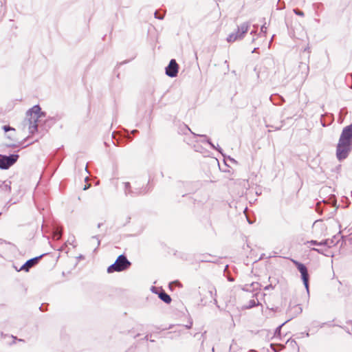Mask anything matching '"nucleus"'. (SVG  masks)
<instances>
[{
    "label": "nucleus",
    "mask_w": 352,
    "mask_h": 352,
    "mask_svg": "<svg viewBox=\"0 0 352 352\" xmlns=\"http://www.w3.org/2000/svg\"><path fill=\"white\" fill-rule=\"evenodd\" d=\"M44 116L38 104L34 105L26 112V118L23 121V125H28V130L30 134H34L38 130L37 122L38 119Z\"/></svg>",
    "instance_id": "1"
},
{
    "label": "nucleus",
    "mask_w": 352,
    "mask_h": 352,
    "mask_svg": "<svg viewBox=\"0 0 352 352\" xmlns=\"http://www.w3.org/2000/svg\"><path fill=\"white\" fill-rule=\"evenodd\" d=\"M131 265V263L128 260L124 254H120L118 256L116 261L109 265L107 268V272L111 274L113 272H120L128 270Z\"/></svg>",
    "instance_id": "2"
},
{
    "label": "nucleus",
    "mask_w": 352,
    "mask_h": 352,
    "mask_svg": "<svg viewBox=\"0 0 352 352\" xmlns=\"http://www.w3.org/2000/svg\"><path fill=\"white\" fill-rule=\"evenodd\" d=\"M352 150V144L340 140L336 146V157L339 161L345 160Z\"/></svg>",
    "instance_id": "3"
},
{
    "label": "nucleus",
    "mask_w": 352,
    "mask_h": 352,
    "mask_svg": "<svg viewBox=\"0 0 352 352\" xmlns=\"http://www.w3.org/2000/svg\"><path fill=\"white\" fill-rule=\"evenodd\" d=\"M19 155L18 154H11L10 155H0V169L8 170L13 166L18 160Z\"/></svg>",
    "instance_id": "4"
},
{
    "label": "nucleus",
    "mask_w": 352,
    "mask_h": 352,
    "mask_svg": "<svg viewBox=\"0 0 352 352\" xmlns=\"http://www.w3.org/2000/svg\"><path fill=\"white\" fill-rule=\"evenodd\" d=\"M250 25V22L247 21L237 26L238 31L240 32V36H238L236 34H229L228 36L227 37V41L229 43H232L237 40L242 39L245 36V34L248 31Z\"/></svg>",
    "instance_id": "5"
},
{
    "label": "nucleus",
    "mask_w": 352,
    "mask_h": 352,
    "mask_svg": "<svg viewBox=\"0 0 352 352\" xmlns=\"http://www.w3.org/2000/svg\"><path fill=\"white\" fill-rule=\"evenodd\" d=\"M296 268L300 273L301 278L305 285V287L307 289V293L309 294V275L308 273V270L306 265L298 261H294Z\"/></svg>",
    "instance_id": "6"
},
{
    "label": "nucleus",
    "mask_w": 352,
    "mask_h": 352,
    "mask_svg": "<svg viewBox=\"0 0 352 352\" xmlns=\"http://www.w3.org/2000/svg\"><path fill=\"white\" fill-rule=\"evenodd\" d=\"M123 190L126 196H130L132 197L143 195L146 193L145 188H132L131 185L129 182H122Z\"/></svg>",
    "instance_id": "7"
},
{
    "label": "nucleus",
    "mask_w": 352,
    "mask_h": 352,
    "mask_svg": "<svg viewBox=\"0 0 352 352\" xmlns=\"http://www.w3.org/2000/svg\"><path fill=\"white\" fill-rule=\"evenodd\" d=\"M45 254H43L40 256H36V257H34L32 258H30L29 260H28L20 268V271H24V272H29L30 270L34 266H35L36 265H37L38 263V262L40 261V260L41 259V258L45 256Z\"/></svg>",
    "instance_id": "8"
},
{
    "label": "nucleus",
    "mask_w": 352,
    "mask_h": 352,
    "mask_svg": "<svg viewBox=\"0 0 352 352\" xmlns=\"http://www.w3.org/2000/svg\"><path fill=\"white\" fill-rule=\"evenodd\" d=\"M339 140L352 144V124L343 128Z\"/></svg>",
    "instance_id": "9"
},
{
    "label": "nucleus",
    "mask_w": 352,
    "mask_h": 352,
    "mask_svg": "<svg viewBox=\"0 0 352 352\" xmlns=\"http://www.w3.org/2000/svg\"><path fill=\"white\" fill-rule=\"evenodd\" d=\"M5 137L6 139L12 142L8 145V146L10 148H16L17 146L23 145L25 141V139H24L21 142H18L15 138V133H13L12 132L6 133Z\"/></svg>",
    "instance_id": "10"
},
{
    "label": "nucleus",
    "mask_w": 352,
    "mask_h": 352,
    "mask_svg": "<svg viewBox=\"0 0 352 352\" xmlns=\"http://www.w3.org/2000/svg\"><path fill=\"white\" fill-rule=\"evenodd\" d=\"M151 291L153 293L157 294L159 298L161 300H162L163 302H164L165 303L169 304L171 302V300H172L171 297L167 293H166L163 289H161V291L158 293L157 292V288L155 287H152Z\"/></svg>",
    "instance_id": "11"
},
{
    "label": "nucleus",
    "mask_w": 352,
    "mask_h": 352,
    "mask_svg": "<svg viewBox=\"0 0 352 352\" xmlns=\"http://www.w3.org/2000/svg\"><path fill=\"white\" fill-rule=\"evenodd\" d=\"M12 182L10 180L1 181L0 180V190L1 192L10 194L11 192Z\"/></svg>",
    "instance_id": "12"
},
{
    "label": "nucleus",
    "mask_w": 352,
    "mask_h": 352,
    "mask_svg": "<svg viewBox=\"0 0 352 352\" xmlns=\"http://www.w3.org/2000/svg\"><path fill=\"white\" fill-rule=\"evenodd\" d=\"M179 72V67H165V74L171 78L177 76Z\"/></svg>",
    "instance_id": "13"
},
{
    "label": "nucleus",
    "mask_w": 352,
    "mask_h": 352,
    "mask_svg": "<svg viewBox=\"0 0 352 352\" xmlns=\"http://www.w3.org/2000/svg\"><path fill=\"white\" fill-rule=\"evenodd\" d=\"M195 135H197L196 134L193 133ZM200 137H204L205 138H206V142L210 145V146L213 148V149H215L217 151H218L219 153H222V148L221 147H219V146H216L210 140V139L209 138H207V136L206 135H198Z\"/></svg>",
    "instance_id": "14"
},
{
    "label": "nucleus",
    "mask_w": 352,
    "mask_h": 352,
    "mask_svg": "<svg viewBox=\"0 0 352 352\" xmlns=\"http://www.w3.org/2000/svg\"><path fill=\"white\" fill-rule=\"evenodd\" d=\"M258 305H259V302L258 300L252 299V300H250L248 301V302L247 303V305H245L244 306V308L248 309L253 308L256 306H258Z\"/></svg>",
    "instance_id": "15"
},
{
    "label": "nucleus",
    "mask_w": 352,
    "mask_h": 352,
    "mask_svg": "<svg viewBox=\"0 0 352 352\" xmlns=\"http://www.w3.org/2000/svg\"><path fill=\"white\" fill-rule=\"evenodd\" d=\"M270 348L274 351V352H279L280 350H282L284 348V346L282 344H270Z\"/></svg>",
    "instance_id": "16"
},
{
    "label": "nucleus",
    "mask_w": 352,
    "mask_h": 352,
    "mask_svg": "<svg viewBox=\"0 0 352 352\" xmlns=\"http://www.w3.org/2000/svg\"><path fill=\"white\" fill-rule=\"evenodd\" d=\"M2 129L5 132V133L12 132L13 133H16V130L14 128L10 126V125H3Z\"/></svg>",
    "instance_id": "17"
},
{
    "label": "nucleus",
    "mask_w": 352,
    "mask_h": 352,
    "mask_svg": "<svg viewBox=\"0 0 352 352\" xmlns=\"http://www.w3.org/2000/svg\"><path fill=\"white\" fill-rule=\"evenodd\" d=\"M333 243V241L329 239L322 240L320 242V246H328L330 247V244Z\"/></svg>",
    "instance_id": "18"
},
{
    "label": "nucleus",
    "mask_w": 352,
    "mask_h": 352,
    "mask_svg": "<svg viewBox=\"0 0 352 352\" xmlns=\"http://www.w3.org/2000/svg\"><path fill=\"white\" fill-rule=\"evenodd\" d=\"M62 230L59 228H57L54 230V234L56 236L57 239H60L62 235Z\"/></svg>",
    "instance_id": "19"
},
{
    "label": "nucleus",
    "mask_w": 352,
    "mask_h": 352,
    "mask_svg": "<svg viewBox=\"0 0 352 352\" xmlns=\"http://www.w3.org/2000/svg\"><path fill=\"white\" fill-rule=\"evenodd\" d=\"M326 323H322V324H319V322L318 321H314L312 323H311V325L313 327H320V328H322L324 327V325Z\"/></svg>",
    "instance_id": "20"
},
{
    "label": "nucleus",
    "mask_w": 352,
    "mask_h": 352,
    "mask_svg": "<svg viewBox=\"0 0 352 352\" xmlns=\"http://www.w3.org/2000/svg\"><path fill=\"white\" fill-rule=\"evenodd\" d=\"M289 320H287L286 322H283V324H281L280 325H279L275 330V335H279L280 333V330H281V328L287 322H288Z\"/></svg>",
    "instance_id": "21"
},
{
    "label": "nucleus",
    "mask_w": 352,
    "mask_h": 352,
    "mask_svg": "<svg viewBox=\"0 0 352 352\" xmlns=\"http://www.w3.org/2000/svg\"><path fill=\"white\" fill-rule=\"evenodd\" d=\"M154 16L155 19L162 20L164 18V14H160L157 11L154 12Z\"/></svg>",
    "instance_id": "22"
},
{
    "label": "nucleus",
    "mask_w": 352,
    "mask_h": 352,
    "mask_svg": "<svg viewBox=\"0 0 352 352\" xmlns=\"http://www.w3.org/2000/svg\"><path fill=\"white\" fill-rule=\"evenodd\" d=\"M96 240V248H98L100 245V239H99L98 236H94L91 237V240Z\"/></svg>",
    "instance_id": "23"
},
{
    "label": "nucleus",
    "mask_w": 352,
    "mask_h": 352,
    "mask_svg": "<svg viewBox=\"0 0 352 352\" xmlns=\"http://www.w3.org/2000/svg\"><path fill=\"white\" fill-rule=\"evenodd\" d=\"M294 12L296 14V15H298V16H304V12L299 10V9H294Z\"/></svg>",
    "instance_id": "24"
},
{
    "label": "nucleus",
    "mask_w": 352,
    "mask_h": 352,
    "mask_svg": "<svg viewBox=\"0 0 352 352\" xmlns=\"http://www.w3.org/2000/svg\"><path fill=\"white\" fill-rule=\"evenodd\" d=\"M311 250H312V251L317 252H318V253H319V254H321L325 255V254H324V250H322V249L316 248H311Z\"/></svg>",
    "instance_id": "25"
},
{
    "label": "nucleus",
    "mask_w": 352,
    "mask_h": 352,
    "mask_svg": "<svg viewBox=\"0 0 352 352\" xmlns=\"http://www.w3.org/2000/svg\"><path fill=\"white\" fill-rule=\"evenodd\" d=\"M307 244L320 246V242L316 240H311L307 242Z\"/></svg>",
    "instance_id": "26"
},
{
    "label": "nucleus",
    "mask_w": 352,
    "mask_h": 352,
    "mask_svg": "<svg viewBox=\"0 0 352 352\" xmlns=\"http://www.w3.org/2000/svg\"><path fill=\"white\" fill-rule=\"evenodd\" d=\"M167 66H179L175 59H171Z\"/></svg>",
    "instance_id": "27"
},
{
    "label": "nucleus",
    "mask_w": 352,
    "mask_h": 352,
    "mask_svg": "<svg viewBox=\"0 0 352 352\" xmlns=\"http://www.w3.org/2000/svg\"><path fill=\"white\" fill-rule=\"evenodd\" d=\"M182 131L184 132L185 130L191 131L188 126L184 124H182Z\"/></svg>",
    "instance_id": "28"
},
{
    "label": "nucleus",
    "mask_w": 352,
    "mask_h": 352,
    "mask_svg": "<svg viewBox=\"0 0 352 352\" xmlns=\"http://www.w3.org/2000/svg\"><path fill=\"white\" fill-rule=\"evenodd\" d=\"M266 30H267V27H266V23H265L261 26V32H263L264 34H265Z\"/></svg>",
    "instance_id": "29"
},
{
    "label": "nucleus",
    "mask_w": 352,
    "mask_h": 352,
    "mask_svg": "<svg viewBox=\"0 0 352 352\" xmlns=\"http://www.w3.org/2000/svg\"><path fill=\"white\" fill-rule=\"evenodd\" d=\"M310 53V51H309V47H307L305 49V50L303 51L302 52V54L305 55V56H307L309 55V54Z\"/></svg>",
    "instance_id": "30"
},
{
    "label": "nucleus",
    "mask_w": 352,
    "mask_h": 352,
    "mask_svg": "<svg viewBox=\"0 0 352 352\" xmlns=\"http://www.w3.org/2000/svg\"><path fill=\"white\" fill-rule=\"evenodd\" d=\"M45 307V305L44 304H42L41 305V307H39V309L41 311H44L45 310V309L44 308Z\"/></svg>",
    "instance_id": "31"
},
{
    "label": "nucleus",
    "mask_w": 352,
    "mask_h": 352,
    "mask_svg": "<svg viewBox=\"0 0 352 352\" xmlns=\"http://www.w3.org/2000/svg\"><path fill=\"white\" fill-rule=\"evenodd\" d=\"M230 34H236L238 36H240V32L238 31V28L236 29V32L231 33Z\"/></svg>",
    "instance_id": "32"
},
{
    "label": "nucleus",
    "mask_w": 352,
    "mask_h": 352,
    "mask_svg": "<svg viewBox=\"0 0 352 352\" xmlns=\"http://www.w3.org/2000/svg\"><path fill=\"white\" fill-rule=\"evenodd\" d=\"M192 322H190L189 323V324L186 325V327L187 329H190L192 327Z\"/></svg>",
    "instance_id": "33"
},
{
    "label": "nucleus",
    "mask_w": 352,
    "mask_h": 352,
    "mask_svg": "<svg viewBox=\"0 0 352 352\" xmlns=\"http://www.w3.org/2000/svg\"><path fill=\"white\" fill-rule=\"evenodd\" d=\"M90 187V185H85V187L83 188V190H87Z\"/></svg>",
    "instance_id": "34"
},
{
    "label": "nucleus",
    "mask_w": 352,
    "mask_h": 352,
    "mask_svg": "<svg viewBox=\"0 0 352 352\" xmlns=\"http://www.w3.org/2000/svg\"><path fill=\"white\" fill-rule=\"evenodd\" d=\"M131 133H132L133 135H135V134H136L137 133H138V130H136V129H135V130H133V131H131Z\"/></svg>",
    "instance_id": "35"
},
{
    "label": "nucleus",
    "mask_w": 352,
    "mask_h": 352,
    "mask_svg": "<svg viewBox=\"0 0 352 352\" xmlns=\"http://www.w3.org/2000/svg\"><path fill=\"white\" fill-rule=\"evenodd\" d=\"M272 287V285H268L265 287V289H268L269 288Z\"/></svg>",
    "instance_id": "36"
},
{
    "label": "nucleus",
    "mask_w": 352,
    "mask_h": 352,
    "mask_svg": "<svg viewBox=\"0 0 352 352\" xmlns=\"http://www.w3.org/2000/svg\"><path fill=\"white\" fill-rule=\"evenodd\" d=\"M102 225V223H99L98 224V228H100Z\"/></svg>",
    "instance_id": "37"
},
{
    "label": "nucleus",
    "mask_w": 352,
    "mask_h": 352,
    "mask_svg": "<svg viewBox=\"0 0 352 352\" xmlns=\"http://www.w3.org/2000/svg\"><path fill=\"white\" fill-rule=\"evenodd\" d=\"M128 62L126 60H124V62L121 63L120 65H122V64H126Z\"/></svg>",
    "instance_id": "38"
},
{
    "label": "nucleus",
    "mask_w": 352,
    "mask_h": 352,
    "mask_svg": "<svg viewBox=\"0 0 352 352\" xmlns=\"http://www.w3.org/2000/svg\"><path fill=\"white\" fill-rule=\"evenodd\" d=\"M257 48H254L252 52H255Z\"/></svg>",
    "instance_id": "39"
},
{
    "label": "nucleus",
    "mask_w": 352,
    "mask_h": 352,
    "mask_svg": "<svg viewBox=\"0 0 352 352\" xmlns=\"http://www.w3.org/2000/svg\"><path fill=\"white\" fill-rule=\"evenodd\" d=\"M298 309L300 310V312L302 311V309L300 307H298Z\"/></svg>",
    "instance_id": "40"
},
{
    "label": "nucleus",
    "mask_w": 352,
    "mask_h": 352,
    "mask_svg": "<svg viewBox=\"0 0 352 352\" xmlns=\"http://www.w3.org/2000/svg\"><path fill=\"white\" fill-rule=\"evenodd\" d=\"M115 132H113L112 137L114 138Z\"/></svg>",
    "instance_id": "41"
},
{
    "label": "nucleus",
    "mask_w": 352,
    "mask_h": 352,
    "mask_svg": "<svg viewBox=\"0 0 352 352\" xmlns=\"http://www.w3.org/2000/svg\"><path fill=\"white\" fill-rule=\"evenodd\" d=\"M348 323L352 325V321H349Z\"/></svg>",
    "instance_id": "42"
},
{
    "label": "nucleus",
    "mask_w": 352,
    "mask_h": 352,
    "mask_svg": "<svg viewBox=\"0 0 352 352\" xmlns=\"http://www.w3.org/2000/svg\"><path fill=\"white\" fill-rule=\"evenodd\" d=\"M254 32H255L254 31H252L250 34H253Z\"/></svg>",
    "instance_id": "43"
},
{
    "label": "nucleus",
    "mask_w": 352,
    "mask_h": 352,
    "mask_svg": "<svg viewBox=\"0 0 352 352\" xmlns=\"http://www.w3.org/2000/svg\"><path fill=\"white\" fill-rule=\"evenodd\" d=\"M212 352L214 351V347H212Z\"/></svg>",
    "instance_id": "44"
},
{
    "label": "nucleus",
    "mask_w": 352,
    "mask_h": 352,
    "mask_svg": "<svg viewBox=\"0 0 352 352\" xmlns=\"http://www.w3.org/2000/svg\"><path fill=\"white\" fill-rule=\"evenodd\" d=\"M1 214V213L0 212V215Z\"/></svg>",
    "instance_id": "45"
}]
</instances>
